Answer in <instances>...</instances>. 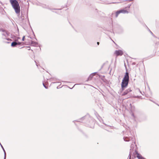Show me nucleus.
Returning a JSON list of instances; mask_svg holds the SVG:
<instances>
[{
    "label": "nucleus",
    "mask_w": 159,
    "mask_h": 159,
    "mask_svg": "<svg viewBox=\"0 0 159 159\" xmlns=\"http://www.w3.org/2000/svg\"><path fill=\"white\" fill-rule=\"evenodd\" d=\"M0 145H1V146L2 147V148L4 152V159H6V152H5V151L3 147L2 146V144H1V143H0Z\"/></svg>",
    "instance_id": "obj_9"
},
{
    "label": "nucleus",
    "mask_w": 159,
    "mask_h": 159,
    "mask_svg": "<svg viewBox=\"0 0 159 159\" xmlns=\"http://www.w3.org/2000/svg\"><path fill=\"white\" fill-rule=\"evenodd\" d=\"M127 94V93L126 92V91H125L123 92V94H122V96H124L126 95Z\"/></svg>",
    "instance_id": "obj_16"
},
{
    "label": "nucleus",
    "mask_w": 159,
    "mask_h": 159,
    "mask_svg": "<svg viewBox=\"0 0 159 159\" xmlns=\"http://www.w3.org/2000/svg\"><path fill=\"white\" fill-rule=\"evenodd\" d=\"M25 36H23V38H22V40L23 41H24L25 40Z\"/></svg>",
    "instance_id": "obj_20"
},
{
    "label": "nucleus",
    "mask_w": 159,
    "mask_h": 159,
    "mask_svg": "<svg viewBox=\"0 0 159 159\" xmlns=\"http://www.w3.org/2000/svg\"><path fill=\"white\" fill-rule=\"evenodd\" d=\"M129 105H130V107H132V105H131V103H130L129 104Z\"/></svg>",
    "instance_id": "obj_26"
},
{
    "label": "nucleus",
    "mask_w": 159,
    "mask_h": 159,
    "mask_svg": "<svg viewBox=\"0 0 159 159\" xmlns=\"http://www.w3.org/2000/svg\"><path fill=\"white\" fill-rule=\"evenodd\" d=\"M131 6V4L129 5L127 7H125V9L127 8H129L130 7V6Z\"/></svg>",
    "instance_id": "obj_18"
},
{
    "label": "nucleus",
    "mask_w": 159,
    "mask_h": 159,
    "mask_svg": "<svg viewBox=\"0 0 159 159\" xmlns=\"http://www.w3.org/2000/svg\"><path fill=\"white\" fill-rule=\"evenodd\" d=\"M85 118V117H82L81 119H84Z\"/></svg>",
    "instance_id": "obj_29"
},
{
    "label": "nucleus",
    "mask_w": 159,
    "mask_h": 159,
    "mask_svg": "<svg viewBox=\"0 0 159 159\" xmlns=\"http://www.w3.org/2000/svg\"><path fill=\"white\" fill-rule=\"evenodd\" d=\"M17 45H20V44H21V43L20 42H17Z\"/></svg>",
    "instance_id": "obj_19"
},
{
    "label": "nucleus",
    "mask_w": 159,
    "mask_h": 159,
    "mask_svg": "<svg viewBox=\"0 0 159 159\" xmlns=\"http://www.w3.org/2000/svg\"><path fill=\"white\" fill-rule=\"evenodd\" d=\"M129 12L126 10H125L124 9H122L120 10H119L117 11L115 13V16L116 17H118V15L120 13H128Z\"/></svg>",
    "instance_id": "obj_3"
},
{
    "label": "nucleus",
    "mask_w": 159,
    "mask_h": 159,
    "mask_svg": "<svg viewBox=\"0 0 159 159\" xmlns=\"http://www.w3.org/2000/svg\"><path fill=\"white\" fill-rule=\"evenodd\" d=\"M129 81V73L126 71L123 78L121 84V89L122 91L124 90L127 86Z\"/></svg>",
    "instance_id": "obj_1"
},
{
    "label": "nucleus",
    "mask_w": 159,
    "mask_h": 159,
    "mask_svg": "<svg viewBox=\"0 0 159 159\" xmlns=\"http://www.w3.org/2000/svg\"><path fill=\"white\" fill-rule=\"evenodd\" d=\"M2 38L3 39H6L8 41H9V40L11 41V39H9V38H4V37H2Z\"/></svg>",
    "instance_id": "obj_15"
},
{
    "label": "nucleus",
    "mask_w": 159,
    "mask_h": 159,
    "mask_svg": "<svg viewBox=\"0 0 159 159\" xmlns=\"http://www.w3.org/2000/svg\"><path fill=\"white\" fill-rule=\"evenodd\" d=\"M27 48H29L28 50H30V47H27Z\"/></svg>",
    "instance_id": "obj_23"
},
{
    "label": "nucleus",
    "mask_w": 159,
    "mask_h": 159,
    "mask_svg": "<svg viewBox=\"0 0 159 159\" xmlns=\"http://www.w3.org/2000/svg\"><path fill=\"white\" fill-rule=\"evenodd\" d=\"M43 86H44V87H45V88L47 89H48V86H46L44 83H43Z\"/></svg>",
    "instance_id": "obj_17"
},
{
    "label": "nucleus",
    "mask_w": 159,
    "mask_h": 159,
    "mask_svg": "<svg viewBox=\"0 0 159 159\" xmlns=\"http://www.w3.org/2000/svg\"><path fill=\"white\" fill-rule=\"evenodd\" d=\"M0 31L2 32V35L3 36V37L4 38H7L9 35V33L5 30L3 29L2 28H0Z\"/></svg>",
    "instance_id": "obj_4"
},
{
    "label": "nucleus",
    "mask_w": 159,
    "mask_h": 159,
    "mask_svg": "<svg viewBox=\"0 0 159 159\" xmlns=\"http://www.w3.org/2000/svg\"><path fill=\"white\" fill-rule=\"evenodd\" d=\"M75 121H76L77 122H81V121H80V120H75V121H73V122H75Z\"/></svg>",
    "instance_id": "obj_22"
},
{
    "label": "nucleus",
    "mask_w": 159,
    "mask_h": 159,
    "mask_svg": "<svg viewBox=\"0 0 159 159\" xmlns=\"http://www.w3.org/2000/svg\"><path fill=\"white\" fill-rule=\"evenodd\" d=\"M123 139L125 141L127 142L129 141L132 139V138L131 137H125L123 138Z\"/></svg>",
    "instance_id": "obj_7"
},
{
    "label": "nucleus",
    "mask_w": 159,
    "mask_h": 159,
    "mask_svg": "<svg viewBox=\"0 0 159 159\" xmlns=\"http://www.w3.org/2000/svg\"><path fill=\"white\" fill-rule=\"evenodd\" d=\"M126 92L128 94L129 92H131L132 90L130 89H128L125 90Z\"/></svg>",
    "instance_id": "obj_13"
},
{
    "label": "nucleus",
    "mask_w": 159,
    "mask_h": 159,
    "mask_svg": "<svg viewBox=\"0 0 159 159\" xmlns=\"http://www.w3.org/2000/svg\"><path fill=\"white\" fill-rule=\"evenodd\" d=\"M138 91L140 93H141V92L140 91V90H139V89H138Z\"/></svg>",
    "instance_id": "obj_25"
},
{
    "label": "nucleus",
    "mask_w": 159,
    "mask_h": 159,
    "mask_svg": "<svg viewBox=\"0 0 159 159\" xmlns=\"http://www.w3.org/2000/svg\"><path fill=\"white\" fill-rule=\"evenodd\" d=\"M7 43H9V42H7Z\"/></svg>",
    "instance_id": "obj_32"
},
{
    "label": "nucleus",
    "mask_w": 159,
    "mask_h": 159,
    "mask_svg": "<svg viewBox=\"0 0 159 159\" xmlns=\"http://www.w3.org/2000/svg\"><path fill=\"white\" fill-rule=\"evenodd\" d=\"M150 32L151 33V34H153V33H152V32L151 31H150Z\"/></svg>",
    "instance_id": "obj_30"
},
{
    "label": "nucleus",
    "mask_w": 159,
    "mask_h": 159,
    "mask_svg": "<svg viewBox=\"0 0 159 159\" xmlns=\"http://www.w3.org/2000/svg\"><path fill=\"white\" fill-rule=\"evenodd\" d=\"M10 2L16 13L17 14H20V8L18 2L16 0H10Z\"/></svg>",
    "instance_id": "obj_2"
},
{
    "label": "nucleus",
    "mask_w": 159,
    "mask_h": 159,
    "mask_svg": "<svg viewBox=\"0 0 159 159\" xmlns=\"http://www.w3.org/2000/svg\"><path fill=\"white\" fill-rule=\"evenodd\" d=\"M25 19V17L23 15L22 13H21V16L20 17V19L21 21H22V22L24 23V21Z\"/></svg>",
    "instance_id": "obj_11"
},
{
    "label": "nucleus",
    "mask_w": 159,
    "mask_h": 159,
    "mask_svg": "<svg viewBox=\"0 0 159 159\" xmlns=\"http://www.w3.org/2000/svg\"><path fill=\"white\" fill-rule=\"evenodd\" d=\"M135 152L137 155L136 157L138 159H145L137 151L135 150Z\"/></svg>",
    "instance_id": "obj_5"
},
{
    "label": "nucleus",
    "mask_w": 159,
    "mask_h": 159,
    "mask_svg": "<svg viewBox=\"0 0 159 159\" xmlns=\"http://www.w3.org/2000/svg\"><path fill=\"white\" fill-rule=\"evenodd\" d=\"M113 13H112V15H113Z\"/></svg>",
    "instance_id": "obj_31"
},
{
    "label": "nucleus",
    "mask_w": 159,
    "mask_h": 159,
    "mask_svg": "<svg viewBox=\"0 0 159 159\" xmlns=\"http://www.w3.org/2000/svg\"><path fill=\"white\" fill-rule=\"evenodd\" d=\"M115 53L117 56H121L123 54V52L120 50H116Z\"/></svg>",
    "instance_id": "obj_6"
},
{
    "label": "nucleus",
    "mask_w": 159,
    "mask_h": 159,
    "mask_svg": "<svg viewBox=\"0 0 159 159\" xmlns=\"http://www.w3.org/2000/svg\"><path fill=\"white\" fill-rule=\"evenodd\" d=\"M17 40H16L15 41L12 42L11 43V46L12 47H15L17 45V42H16L17 41Z\"/></svg>",
    "instance_id": "obj_8"
},
{
    "label": "nucleus",
    "mask_w": 159,
    "mask_h": 159,
    "mask_svg": "<svg viewBox=\"0 0 159 159\" xmlns=\"http://www.w3.org/2000/svg\"><path fill=\"white\" fill-rule=\"evenodd\" d=\"M96 73L97 72H94V73H92L91 75H90L89 78H90V77H91V78H92L93 76L94 75V74H96Z\"/></svg>",
    "instance_id": "obj_14"
},
{
    "label": "nucleus",
    "mask_w": 159,
    "mask_h": 159,
    "mask_svg": "<svg viewBox=\"0 0 159 159\" xmlns=\"http://www.w3.org/2000/svg\"><path fill=\"white\" fill-rule=\"evenodd\" d=\"M131 147H133V146H134V145L133 144H132V145H131Z\"/></svg>",
    "instance_id": "obj_28"
},
{
    "label": "nucleus",
    "mask_w": 159,
    "mask_h": 159,
    "mask_svg": "<svg viewBox=\"0 0 159 159\" xmlns=\"http://www.w3.org/2000/svg\"><path fill=\"white\" fill-rule=\"evenodd\" d=\"M35 63L36 64V65L37 66H38V65H37V63L36 62V61H35Z\"/></svg>",
    "instance_id": "obj_24"
},
{
    "label": "nucleus",
    "mask_w": 159,
    "mask_h": 159,
    "mask_svg": "<svg viewBox=\"0 0 159 159\" xmlns=\"http://www.w3.org/2000/svg\"><path fill=\"white\" fill-rule=\"evenodd\" d=\"M41 6H42V7H43L44 8H47V9H50L48 8V6H47L46 5H45V4H42Z\"/></svg>",
    "instance_id": "obj_12"
},
{
    "label": "nucleus",
    "mask_w": 159,
    "mask_h": 159,
    "mask_svg": "<svg viewBox=\"0 0 159 159\" xmlns=\"http://www.w3.org/2000/svg\"><path fill=\"white\" fill-rule=\"evenodd\" d=\"M129 159H131L130 152V154L129 155Z\"/></svg>",
    "instance_id": "obj_21"
},
{
    "label": "nucleus",
    "mask_w": 159,
    "mask_h": 159,
    "mask_svg": "<svg viewBox=\"0 0 159 159\" xmlns=\"http://www.w3.org/2000/svg\"><path fill=\"white\" fill-rule=\"evenodd\" d=\"M97 44L98 45H99V42H97Z\"/></svg>",
    "instance_id": "obj_27"
},
{
    "label": "nucleus",
    "mask_w": 159,
    "mask_h": 159,
    "mask_svg": "<svg viewBox=\"0 0 159 159\" xmlns=\"http://www.w3.org/2000/svg\"><path fill=\"white\" fill-rule=\"evenodd\" d=\"M31 43L32 44V46H37L38 45L37 43L33 41H31Z\"/></svg>",
    "instance_id": "obj_10"
}]
</instances>
